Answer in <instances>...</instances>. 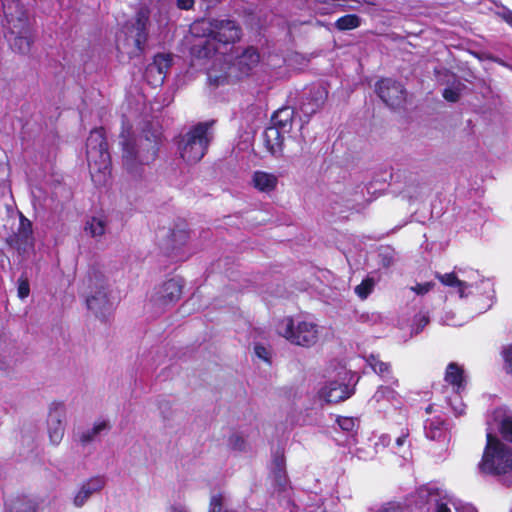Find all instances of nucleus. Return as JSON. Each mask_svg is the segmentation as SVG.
I'll return each instance as SVG.
<instances>
[{"mask_svg":"<svg viewBox=\"0 0 512 512\" xmlns=\"http://www.w3.org/2000/svg\"><path fill=\"white\" fill-rule=\"evenodd\" d=\"M192 33L198 37L205 38L195 45L193 50L197 57L212 59V66L207 71L208 82L211 86L218 87L228 82L230 74L229 66L224 59V48L232 45L241 38L239 25L227 19H203L192 25Z\"/></svg>","mask_w":512,"mask_h":512,"instance_id":"f257e3e1","label":"nucleus"},{"mask_svg":"<svg viewBox=\"0 0 512 512\" xmlns=\"http://www.w3.org/2000/svg\"><path fill=\"white\" fill-rule=\"evenodd\" d=\"M4 28L11 48L21 54L30 51L33 42L32 24L20 0H2Z\"/></svg>","mask_w":512,"mask_h":512,"instance_id":"f03ea898","label":"nucleus"},{"mask_svg":"<svg viewBox=\"0 0 512 512\" xmlns=\"http://www.w3.org/2000/svg\"><path fill=\"white\" fill-rule=\"evenodd\" d=\"M86 156L92 181L106 185L111 174V159L102 128L93 129L86 143Z\"/></svg>","mask_w":512,"mask_h":512,"instance_id":"7ed1b4c3","label":"nucleus"},{"mask_svg":"<svg viewBox=\"0 0 512 512\" xmlns=\"http://www.w3.org/2000/svg\"><path fill=\"white\" fill-rule=\"evenodd\" d=\"M482 473L491 475H504L512 472V448L487 433V443L483 452L482 460L479 463Z\"/></svg>","mask_w":512,"mask_h":512,"instance_id":"20e7f679","label":"nucleus"},{"mask_svg":"<svg viewBox=\"0 0 512 512\" xmlns=\"http://www.w3.org/2000/svg\"><path fill=\"white\" fill-rule=\"evenodd\" d=\"M276 329L291 344L306 348L314 346L320 337L319 326L313 321L285 317L278 322Z\"/></svg>","mask_w":512,"mask_h":512,"instance_id":"39448f33","label":"nucleus"},{"mask_svg":"<svg viewBox=\"0 0 512 512\" xmlns=\"http://www.w3.org/2000/svg\"><path fill=\"white\" fill-rule=\"evenodd\" d=\"M210 125L199 123L191 128L180 140L178 150L181 158L188 164L200 161L210 142Z\"/></svg>","mask_w":512,"mask_h":512,"instance_id":"423d86ee","label":"nucleus"},{"mask_svg":"<svg viewBox=\"0 0 512 512\" xmlns=\"http://www.w3.org/2000/svg\"><path fill=\"white\" fill-rule=\"evenodd\" d=\"M147 21L144 15H138L134 22L127 24L118 34L116 45L119 51L126 53L129 57L138 56L147 39Z\"/></svg>","mask_w":512,"mask_h":512,"instance_id":"0eeeda50","label":"nucleus"},{"mask_svg":"<svg viewBox=\"0 0 512 512\" xmlns=\"http://www.w3.org/2000/svg\"><path fill=\"white\" fill-rule=\"evenodd\" d=\"M87 287L89 289L86 296L88 309L97 317L104 318L112 309L105 277L99 272L90 273L87 279Z\"/></svg>","mask_w":512,"mask_h":512,"instance_id":"6e6552de","label":"nucleus"},{"mask_svg":"<svg viewBox=\"0 0 512 512\" xmlns=\"http://www.w3.org/2000/svg\"><path fill=\"white\" fill-rule=\"evenodd\" d=\"M23 360V351L16 340L5 331H0V375L11 377Z\"/></svg>","mask_w":512,"mask_h":512,"instance_id":"1a4fd4ad","label":"nucleus"},{"mask_svg":"<svg viewBox=\"0 0 512 512\" xmlns=\"http://www.w3.org/2000/svg\"><path fill=\"white\" fill-rule=\"evenodd\" d=\"M66 406L63 402H52L47 417V433L50 444L58 446L65 434Z\"/></svg>","mask_w":512,"mask_h":512,"instance_id":"9d476101","label":"nucleus"},{"mask_svg":"<svg viewBox=\"0 0 512 512\" xmlns=\"http://www.w3.org/2000/svg\"><path fill=\"white\" fill-rule=\"evenodd\" d=\"M122 145L124 163L130 170L134 169L136 163L148 164L156 157L157 148L155 143H149V148L145 149L142 143L136 146L134 142L123 138Z\"/></svg>","mask_w":512,"mask_h":512,"instance_id":"9b49d317","label":"nucleus"},{"mask_svg":"<svg viewBox=\"0 0 512 512\" xmlns=\"http://www.w3.org/2000/svg\"><path fill=\"white\" fill-rule=\"evenodd\" d=\"M181 279L172 278L155 288L151 301L158 308L164 309L175 304L182 295Z\"/></svg>","mask_w":512,"mask_h":512,"instance_id":"f8f14e48","label":"nucleus"},{"mask_svg":"<svg viewBox=\"0 0 512 512\" xmlns=\"http://www.w3.org/2000/svg\"><path fill=\"white\" fill-rule=\"evenodd\" d=\"M376 92L381 100L391 108L401 107L407 97L403 85L390 78L378 81L376 84Z\"/></svg>","mask_w":512,"mask_h":512,"instance_id":"ddd939ff","label":"nucleus"},{"mask_svg":"<svg viewBox=\"0 0 512 512\" xmlns=\"http://www.w3.org/2000/svg\"><path fill=\"white\" fill-rule=\"evenodd\" d=\"M353 394V389L343 382H327L318 392V395L327 403H338L349 398Z\"/></svg>","mask_w":512,"mask_h":512,"instance_id":"4468645a","label":"nucleus"},{"mask_svg":"<svg viewBox=\"0 0 512 512\" xmlns=\"http://www.w3.org/2000/svg\"><path fill=\"white\" fill-rule=\"evenodd\" d=\"M105 486L103 477L97 476L84 482L73 498V504L80 508L85 505L88 499L95 493L100 492Z\"/></svg>","mask_w":512,"mask_h":512,"instance_id":"2eb2a0df","label":"nucleus"},{"mask_svg":"<svg viewBox=\"0 0 512 512\" xmlns=\"http://www.w3.org/2000/svg\"><path fill=\"white\" fill-rule=\"evenodd\" d=\"M16 248L20 253H27L33 249L32 224L24 216L20 218V225L15 235Z\"/></svg>","mask_w":512,"mask_h":512,"instance_id":"dca6fc26","label":"nucleus"},{"mask_svg":"<svg viewBox=\"0 0 512 512\" xmlns=\"http://www.w3.org/2000/svg\"><path fill=\"white\" fill-rule=\"evenodd\" d=\"M172 58L169 54H158L149 64V73L157 72L152 80V86L157 87L164 83L166 74L171 67Z\"/></svg>","mask_w":512,"mask_h":512,"instance_id":"f3484780","label":"nucleus"},{"mask_svg":"<svg viewBox=\"0 0 512 512\" xmlns=\"http://www.w3.org/2000/svg\"><path fill=\"white\" fill-rule=\"evenodd\" d=\"M278 184V177L273 173L255 171L251 177V185L261 193L274 191Z\"/></svg>","mask_w":512,"mask_h":512,"instance_id":"a211bd4d","label":"nucleus"},{"mask_svg":"<svg viewBox=\"0 0 512 512\" xmlns=\"http://www.w3.org/2000/svg\"><path fill=\"white\" fill-rule=\"evenodd\" d=\"M284 132L279 128L268 127L264 134V144L272 155H280L283 150Z\"/></svg>","mask_w":512,"mask_h":512,"instance_id":"6ab92c4d","label":"nucleus"},{"mask_svg":"<svg viewBox=\"0 0 512 512\" xmlns=\"http://www.w3.org/2000/svg\"><path fill=\"white\" fill-rule=\"evenodd\" d=\"M366 362L384 381L392 385H398V380L392 375L390 364L380 360L378 355H369L366 358Z\"/></svg>","mask_w":512,"mask_h":512,"instance_id":"aec40b11","label":"nucleus"},{"mask_svg":"<svg viewBox=\"0 0 512 512\" xmlns=\"http://www.w3.org/2000/svg\"><path fill=\"white\" fill-rule=\"evenodd\" d=\"M398 394L388 386H379L375 394L370 399V404L379 409H385L388 404H393L397 400Z\"/></svg>","mask_w":512,"mask_h":512,"instance_id":"412c9836","label":"nucleus"},{"mask_svg":"<svg viewBox=\"0 0 512 512\" xmlns=\"http://www.w3.org/2000/svg\"><path fill=\"white\" fill-rule=\"evenodd\" d=\"M260 56L256 49L247 48L244 52L237 57L233 66H237L242 75L248 74L259 63Z\"/></svg>","mask_w":512,"mask_h":512,"instance_id":"4be33fe9","label":"nucleus"},{"mask_svg":"<svg viewBox=\"0 0 512 512\" xmlns=\"http://www.w3.org/2000/svg\"><path fill=\"white\" fill-rule=\"evenodd\" d=\"M445 381L453 386L456 393H460L464 389L465 384L463 368L454 362L448 364L445 372Z\"/></svg>","mask_w":512,"mask_h":512,"instance_id":"5701e85b","label":"nucleus"},{"mask_svg":"<svg viewBox=\"0 0 512 512\" xmlns=\"http://www.w3.org/2000/svg\"><path fill=\"white\" fill-rule=\"evenodd\" d=\"M293 111L290 108L278 110L272 118L273 128H279L284 133H289L292 127Z\"/></svg>","mask_w":512,"mask_h":512,"instance_id":"b1692460","label":"nucleus"},{"mask_svg":"<svg viewBox=\"0 0 512 512\" xmlns=\"http://www.w3.org/2000/svg\"><path fill=\"white\" fill-rule=\"evenodd\" d=\"M436 277L443 285L457 289V292L461 298L467 296L465 291L471 287V285L467 282L458 279L454 273L437 274Z\"/></svg>","mask_w":512,"mask_h":512,"instance_id":"393cba45","label":"nucleus"},{"mask_svg":"<svg viewBox=\"0 0 512 512\" xmlns=\"http://www.w3.org/2000/svg\"><path fill=\"white\" fill-rule=\"evenodd\" d=\"M436 277L443 285L457 289V292L461 298L467 296L465 291L471 287V285L467 282L458 279L454 273L437 274Z\"/></svg>","mask_w":512,"mask_h":512,"instance_id":"a878e982","label":"nucleus"},{"mask_svg":"<svg viewBox=\"0 0 512 512\" xmlns=\"http://www.w3.org/2000/svg\"><path fill=\"white\" fill-rule=\"evenodd\" d=\"M327 93L323 88H317L313 92L312 100L308 102H304L301 106V111L305 115H312L318 109L322 107L326 100Z\"/></svg>","mask_w":512,"mask_h":512,"instance_id":"bb28decb","label":"nucleus"},{"mask_svg":"<svg viewBox=\"0 0 512 512\" xmlns=\"http://www.w3.org/2000/svg\"><path fill=\"white\" fill-rule=\"evenodd\" d=\"M109 423L105 420L96 421L93 426L85 430L80 436V442L82 444H88L95 440V438L103 431L109 429Z\"/></svg>","mask_w":512,"mask_h":512,"instance_id":"cd10ccee","label":"nucleus"},{"mask_svg":"<svg viewBox=\"0 0 512 512\" xmlns=\"http://www.w3.org/2000/svg\"><path fill=\"white\" fill-rule=\"evenodd\" d=\"M84 230L91 237H101L106 231V221L102 217H92L87 220Z\"/></svg>","mask_w":512,"mask_h":512,"instance_id":"c85d7f7f","label":"nucleus"},{"mask_svg":"<svg viewBox=\"0 0 512 512\" xmlns=\"http://www.w3.org/2000/svg\"><path fill=\"white\" fill-rule=\"evenodd\" d=\"M6 512H36V506L31 500H15L6 505Z\"/></svg>","mask_w":512,"mask_h":512,"instance_id":"c756f323","label":"nucleus"},{"mask_svg":"<svg viewBox=\"0 0 512 512\" xmlns=\"http://www.w3.org/2000/svg\"><path fill=\"white\" fill-rule=\"evenodd\" d=\"M335 26L339 30H352L360 26V18L354 14H348L340 17Z\"/></svg>","mask_w":512,"mask_h":512,"instance_id":"7c9ffc66","label":"nucleus"},{"mask_svg":"<svg viewBox=\"0 0 512 512\" xmlns=\"http://www.w3.org/2000/svg\"><path fill=\"white\" fill-rule=\"evenodd\" d=\"M228 446L230 449L238 452H245L249 448L246 438L240 433H233L228 439Z\"/></svg>","mask_w":512,"mask_h":512,"instance_id":"2f4dec72","label":"nucleus"},{"mask_svg":"<svg viewBox=\"0 0 512 512\" xmlns=\"http://www.w3.org/2000/svg\"><path fill=\"white\" fill-rule=\"evenodd\" d=\"M285 461L282 455H276L273 460L275 478L280 485L285 484Z\"/></svg>","mask_w":512,"mask_h":512,"instance_id":"473e14b6","label":"nucleus"},{"mask_svg":"<svg viewBox=\"0 0 512 512\" xmlns=\"http://www.w3.org/2000/svg\"><path fill=\"white\" fill-rule=\"evenodd\" d=\"M226 498L222 493L211 496L208 512H235L233 510L224 509Z\"/></svg>","mask_w":512,"mask_h":512,"instance_id":"72a5a7b5","label":"nucleus"},{"mask_svg":"<svg viewBox=\"0 0 512 512\" xmlns=\"http://www.w3.org/2000/svg\"><path fill=\"white\" fill-rule=\"evenodd\" d=\"M408 433H402L399 437H397L395 441L396 447L394 448V452L399 454L402 458L408 459L410 457L409 445L407 444Z\"/></svg>","mask_w":512,"mask_h":512,"instance_id":"f704fd0d","label":"nucleus"},{"mask_svg":"<svg viewBox=\"0 0 512 512\" xmlns=\"http://www.w3.org/2000/svg\"><path fill=\"white\" fill-rule=\"evenodd\" d=\"M374 288V281L371 278L364 279L359 285L355 287V293L361 298L365 299L372 292Z\"/></svg>","mask_w":512,"mask_h":512,"instance_id":"c9c22d12","label":"nucleus"},{"mask_svg":"<svg viewBox=\"0 0 512 512\" xmlns=\"http://www.w3.org/2000/svg\"><path fill=\"white\" fill-rule=\"evenodd\" d=\"M502 436L512 442V416H505L500 423Z\"/></svg>","mask_w":512,"mask_h":512,"instance_id":"e433bc0d","label":"nucleus"},{"mask_svg":"<svg viewBox=\"0 0 512 512\" xmlns=\"http://www.w3.org/2000/svg\"><path fill=\"white\" fill-rule=\"evenodd\" d=\"M337 423L343 431L352 432L358 425V421L352 417H338Z\"/></svg>","mask_w":512,"mask_h":512,"instance_id":"4c0bfd02","label":"nucleus"},{"mask_svg":"<svg viewBox=\"0 0 512 512\" xmlns=\"http://www.w3.org/2000/svg\"><path fill=\"white\" fill-rule=\"evenodd\" d=\"M17 294L20 299H25L30 294V285L27 277L21 276L17 283Z\"/></svg>","mask_w":512,"mask_h":512,"instance_id":"58836bf2","label":"nucleus"},{"mask_svg":"<svg viewBox=\"0 0 512 512\" xmlns=\"http://www.w3.org/2000/svg\"><path fill=\"white\" fill-rule=\"evenodd\" d=\"M429 318L425 314H417L412 325V333L418 334L428 324Z\"/></svg>","mask_w":512,"mask_h":512,"instance_id":"ea45409f","label":"nucleus"},{"mask_svg":"<svg viewBox=\"0 0 512 512\" xmlns=\"http://www.w3.org/2000/svg\"><path fill=\"white\" fill-rule=\"evenodd\" d=\"M354 455L360 460L367 461L371 460L374 457V452L371 446H368L367 448L360 447L355 450Z\"/></svg>","mask_w":512,"mask_h":512,"instance_id":"a19ab883","label":"nucleus"},{"mask_svg":"<svg viewBox=\"0 0 512 512\" xmlns=\"http://www.w3.org/2000/svg\"><path fill=\"white\" fill-rule=\"evenodd\" d=\"M443 97L449 102H456L460 97V88L457 87H448L443 92Z\"/></svg>","mask_w":512,"mask_h":512,"instance_id":"79ce46f5","label":"nucleus"},{"mask_svg":"<svg viewBox=\"0 0 512 512\" xmlns=\"http://www.w3.org/2000/svg\"><path fill=\"white\" fill-rule=\"evenodd\" d=\"M433 286L434 284L432 282H426L412 286L411 290L418 295H424L428 293L433 288Z\"/></svg>","mask_w":512,"mask_h":512,"instance_id":"37998d69","label":"nucleus"},{"mask_svg":"<svg viewBox=\"0 0 512 512\" xmlns=\"http://www.w3.org/2000/svg\"><path fill=\"white\" fill-rule=\"evenodd\" d=\"M503 358L506 364V369L512 373V344L504 348Z\"/></svg>","mask_w":512,"mask_h":512,"instance_id":"c03bdc74","label":"nucleus"},{"mask_svg":"<svg viewBox=\"0 0 512 512\" xmlns=\"http://www.w3.org/2000/svg\"><path fill=\"white\" fill-rule=\"evenodd\" d=\"M426 435L430 439H436L441 436V431L438 426H434V422H430L429 426H426Z\"/></svg>","mask_w":512,"mask_h":512,"instance_id":"a18cd8bd","label":"nucleus"},{"mask_svg":"<svg viewBox=\"0 0 512 512\" xmlns=\"http://www.w3.org/2000/svg\"><path fill=\"white\" fill-rule=\"evenodd\" d=\"M254 352H255V355L259 358V359H262L266 362L269 361V356H270V352L268 349H266L264 346L262 345H256L254 347Z\"/></svg>","mask_w":512,"mask_h":512,"instance_id":"49530a36","label":"nucleus"},{"mask_svg":"<svg viewBox=\"0 0 512 512\" xmlns=\"http://www.w3.org/2000/svg\"><path fill=\"white\" fill-rule=\"evenodd\" d=\"M166 512H188V509L182 503H173L167 508Z\"/></svg>","mask_w":512,"mask_h":512,"instance_id":"de8ad7c7","label":"nucleus"},{"mask_svg":"<svg viewBox=\"0 0 512 512\" xmlns=\"http://www.w3.org/2000/svg\"><path fill=\"white\" fill-rule=\"evenodd\" d=\"M194 6V0H177V7L182 10H189Z\"/></svg>","mask_w":512,"mask_h":512,"instance_id":"09e8293b","label":"nucleus"},{"mask_svg":"<svg viewBox=\"0 0 512 512\" xmlns=\"http://www.w3.org/2000/svg\"><path fill=\"white\" fill-rule=\"evenodd\" d=\"M457 512H477L470 504H459L455 506Z\"/></svg>","mask_w":512,"mask_h":512,"instance_id":"8fccbe9b","label":"nucleus"},{"mask_svg":"<svg viewBox=\"0 0 512 512\" xmlns=\"http://www.w3.org/2000/svg\"><path fill=\"white\" fill-rule=\"evenodd\" d=\"M155 75H157V72H152V73H149V66L146 68V71H145V79L147 80V82L149 84L152 85V80L153 78L155 77Z\"/></svg>","mask_w":512,"mask_h":512,"instance_id":"3c124183","label":"nucleus"},{"mask_svg":"<svg viewBox=\"0 0 512 512\" xmlns=\"http://www.w3.org/2000/svg\"><path fill=\"white\" fill-rule=\"evenodd\" d=\"M502 18L512 26V11H504L502 13Z\"/></svg>","mask_w":512,"mask_h":512,"instance_id":"603ef678","label":"nucleus"},{"mask_svg":"<svg viewBox=\"0 0 512 512\" xmlns=\"http://www.w3.org/2000/svg\"><path fill=\"white\" fill-rule=\"evenodd\" d=\"M436 512H450V509L446 506V504L439 503L437 504Z\"/></svg>","mask_w":512,"mask_h":512,"instance_id":"864d4df0","label":"nucleus"},{"mask_svg":"<svg viewBox=\"0 0 512 512\" xmlns=\"http://www.w3.org/2000/svg\"><path fill=\"white\" fill-rule=\"evenodd\" d=\"M453 409L455 410L456 414L461 415L464 412V405L460 403L458 406H454Z\"/></svg>","mask_w":512,"mask_h":512,"instance_id":"5fc2aeb1","label":"nucleus"},{"mask_svg":"<svg viewBox=\"0 0 512 512\" xmlns=\"http://www.w3.org/2000/svg\"><path fill=\"white\" fill-rule=\"evenodd\" d=\"M386 438H387V437H385V436H383V437L381 438V442H382V444H385V440H386Z\"/></svg>","mask_w":512,"mask_h":512,"instance_id":"6e6d98bb","label":"nucleus"},{"mask_svg":"<svg viewBox=\"0 0 512 512\" xmlns=\"http://www.w3.org/2000/svg\"><path fill=\"white\" fill-rule=\"evenodd\" d=\"M146 142L152 143L151 141H149V139H146ZM147 148H149V144H147Z\"/></svg>","mask_w":512,"mask_h":512,"instance_id":"4d7b16f0","label":"nucleus"},{"mask_svg":"<svg viewBox=\"0 0 512 512\" xmlns=\"http://www.w3.org/2000/svg\"><path fill=\"white\" fill-rule=\"evenodd\" d=\"M449 325H458L457 323L455 322H452V323H448Z\"/></svg>","mask_w":512,"mask_h":512,"instance_id":"13d9d810","label":"nucleus"}]
</instances>
